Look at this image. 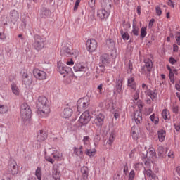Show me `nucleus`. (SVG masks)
Masks as SVG:
<instances>
[{
	"instance_id": "6ab92c4d",
	"label": "nucleus",
	"mask_w": 180,
	"mask_h": 180,
	"mask_svg": "<svg viewBox=\"0 0 180 180\" xmlns=\"http://www.w3.org/2000/svg\"><path fill=\"white\" fill-rule=\"evenodd\" d=\"M127 85L133 91H136V89H137V86L136 85V81L134 80V77H130L128 79Z\"/></svg>"
},
{
	"instance_id": "4468645a",
	"label": "nucleus",
	"mask_w": 180,
	"mask_h": 180,
	"mask_svg": "<svg viewBox=\"0 0 180 180\" xmlns=\"http://www.w3.org/2000/svg\"><path fill=\"white\" fill-rule=\"evenodd\" d=\"M134 117L135 123H136V124H140V123L143 122V114L140 110H136L134 112Z\"/></svg>"
},
{
	"instance_id": "bb28decb",
	"label": "nucleus",
	"mask_w": 180,
	"mask_h": 180,
	"mask_svg": "<svg viewBox=\"0 0 180 180\" xmlns=\"http://www.w3.org/2000/svg\"><path fill=\"white\" fill-rule=\"evenodd\" d=\"M167 68L169 71L170 82H172V84H174V82H175V75H174V72H172V69H171V67H169V65H167Z\"/></svg>"
},
{
	"instance_id": "4be33fe9",
	"label": "nucleus",
	"mask_w": 180,
	"mask_h": 180,
	"mask_svg": "<svg viewBox=\"0 0 180 180\" xmlns=\"http://www.w3.org/2000/svg\"><path fill=\"white\" fill-rule=\"evenodd\" d=\"M115 140H116V132L115 131H112L110 134L107 144H108V146H112L115 142Z\"/></svg>"
},
{
	"instance_id": "72a5a7b5",
	"label": "nucleus",
	"mask_w": 180,
	"mask_h": 180,
	"mask_svg": "<svg viewBox=\"0 0 180 180\" xmlns=\"http://www.w3.org/2000/svg\"><path fill=\"white\" fill-rule=\"evenodd\" d=\"M11 90L13 94H14V95H19V88H18V86H16V84L13 83L11 84Z\"/></svg>"
},
{
	"instance_id": "ea45409f",
	"label": "nucleus",
	"mask_w": 180,
	"mask_h": 180,
	"mask_svg": "<svg viewBox=\"0 0 180 180\" xmlns=\"http://www.w3.org/2000/svg\"><path fill=\"white\" fill-rule=\"evenodd\" d=\"M143 167H144V165L141 162H138L134 164L135 171H141V169H143Z\"/></svg>"
},
{
	"instance_id": "f03ea898",
	"label": "nucleus",
	"mask_w": 180,
	"mask_h": 180,
	"mask_svg": "<svg viewBox=\"0 0 180 180\" xmlns=\"http://www.w3.org/2000/svg\"><path fill=\"white\" fill-rule=\"evenodd\" d=\"M101 5L103 8L97 11V16L100 18L101 20H103L105 19H108V18H109V15H110V9L112 8V1H103L101 3Z\"/></svg>"
},
{
	"instance_id": "f257e3e1",
	"label": "nucleus",
	"mask_w": 180,
	"mask_h": 180,
	"mask_svg": "<svg viewBox=\"0 0 180 180\" xmlns=\"http://www.w3.org/2000/svg\"><path fill=\"white\" fill-rule=\"evenodd\" d=\"M49 100L45 96H39L37 102L38 114L42 117H47L50 114V106H49Z\"/></svg>"
},
{
	"instance_id": "a878e982",
	"label": "nucleus",
	"mask_w": 180,
	"mask_h": 180,
	"mask_svg": "<svg viewBox=\"0 0 180 180\" xmlns=\"http://www.w3.org/2000/svg\"><path fill=\"white\" fill-rule=\"evenodd\" d=\"M52 177L54 180H60V178H61V174H60V172H58V169L55 168L53 169Z\"/></svg>"
},
{
	"instance_id": "ddd939ff",
	"label": "nucleus",
	"mask_w": 180,
	"mask_h": 180,
	"mask_svg": "<svg viewBox=\"0 0 180 180\" xmlns=\"http://www.w3.org/2000/svg\"><path fill=\"white\" fill-rule=\"evenodd\" d=\"M110 64V56L108 53H104L100 56V67H106Z\"/></svg>"
},
{
	"instance_id": "aec40b11",
	"label": "nucleus",
	"mask_w": 180,
	"mask_h": 180,
	"mask_svg": "<svg viewBox=\"0 0 180 180\" xmlns=\"http://www.w3.org/2000/svg\"><path fill=\"white\" fill-rule=\"evenodd\" d=\"M122 86H123V80L120 79H117L115 84V91L117 94H120V92H122Z\"/></svg>"
},
{
	"instance_id": "9b49d317",
	"label": "nucleus",
	"mask_w": 180,
	"mask_h": 180,
	"mask_svg": "<svg viewBox=\"0 0 180 180\" xmlns=\"http://www.w3.org/2000/svg\"><path fill=\"white\" fill-rule=\"evenodd\" d=\"M87 51L89 53H94L98 49V41L95 39H90L86 41Z\"/></svg>"
},
{
	"instance_id": "3c124183",
	"label": "nucleus",
	"mask_w": 180,
	"mask_h": 180,
	"mask_svg": "<svg viewBox=\"0 0 180 180\" xmlns=\"http://www.w3.org/2000/svg\"><path fill=\"white\" fill-rule=\"evenodd\" d=\"M143 161L146 167H148V168H150V161H148V159H147V156H145L143 158Z\"/></svg>"
},
{
	"instance_id": "423d86ee",
	"label": "nucleus",
	"mask_w": 180,
	"mask_h": 180,
	"mask_svg": "<svg viewBox=\"0 0 180 180\" xmlns=\"http://www.w3.org/2000/svg\"><path fill=\"white\" fill-rule=\"evenodd\" d=\"M79 55V51L77 49H71L70 47L65 46L60 50V56L62 57H72L77 58Z\"/></svg>"
},
{
	"instance_id": "338daca9",
	"label": "nucleus",
	"mask_w": 180,
	"mask_h": 180,
	"mask_svg": "<svg viewBox=\"0 0 180 180\" xmlns=\"http://www.w3.org/2000/svg\"><path fill=\"white\" fill-rule=\"evenodd\" d=\"M175 130L180 131V122L174 124Z\"/></svg>"
},
{
	"instance_id": "864d4df0",
	"label": "nucleus",
	"mask_w": 180,
	"mask_h": 180,
	"mask_svg": "<svg viewBox=\"0 0 180 180\" xmlns=\"http://www.w3.org/2000/svg\"><path fill=\"white\" fill-rule=\"evenodd\" d=\"M169 63H170L172 65H174L176 64L177 60H176L175 58H174V57H170L169 59Z\"/></svg>"
},
{
	"instance_id": "4d7b16f0",
	"label": "nucleus",
	"mask_w": 180,
	"mask_h": 180,
	"mask_svg": "<svg viewBox=\"0 0 180 180\" xmlns=\"http://www.w3.org/2000/svg\"><path fill=\"white\" fill-rule=\"evenodd\" d=\"M95 2H96V0H89V6L90 8H94L95 7Z\"/></svg>"
},
{
	"instance_id": "a18cd8bd",
	"label": "nucleus",
	"mask_w": 180,
	"mask_h": 180,
	"mask_svg": "<svg viewBox=\"0 0 180 180\" xmlns=\"http://www.w3.org/2000/svg\"><path fill=\"white\" fill-rule=\"evenodd\" d=\"M175 39L177 46H180V32H176L175 34Z\"/></svg>"
},
{
	"instance_id": "9d476101",
	"label": "nucleus",
	"mask_w": 180,
	"mask_h": 180,
	"mask_svg": "<svg viewBox=\"0 0 180 180\" xmlns=\"http://www.w3.org/2000/svg\"><path fill=\"white\" fill-rule=\"evenodd\" d=\"M33 75L36 79H38V81H44V79H47V73L37 68H34Z\"/></svg>"
},
{
	"instance_id": "2eb2a0df",
	"label": "nucleus",
	"mask_w": 180,
	"mask_h": 180,
	"mask_svg": "<svg viewBox=\"0 0 180 180\" xmlns=\"http://www.w3.org/2000/svg\"><path fill=\"white\" fill-rule=\"evenodd\" d=\"M73 70L75 72H84L86 70V66L84 63H76L74 67Z\"/></svg>"
},
{
	"instance_id": "e2e57ef3",
	"label": "nucleus",
	"mask_w": 180,
	"mask_h": 180,
	"mask_svg": "<svg viewBox=\"0 0 180 180\" xmlns=\"http://www.w3.org/2000/svg\"><path fill=\"white\" fill-rule=\"evenodd\" d=\"M29 78V75L27 74V70H23L22 72V79Z\"/></svg>"
},
{
	"instance_id": "09e8293b",
	"label": "nucleus",
	"mask_w": 180,
	"mask_h": 180,
	"mask_svg": "<svg viewBox=\"0 0 180 180\" xmlns=\"http://www.w3.org/2000/svg\"><path fill=\"white\" fill-rule=\"evenodd\" d=\"M106 44L110 47H113V46H115V41L112 39H107Z\"/></svg>"
},
{
	"instance_id": "680f3d73",
	"label": "nucleus",
	"mask_w": 180,
	"mask_h": 180,
	"mask_svg": "<svg viewBox=\"0 0 180 180\" xmlns=\"http://www.w3.org/2000/svg\"><path fill=\"white\" fill-rule=\"evenodd\" d=\"M99 140H101V137L98 134L95 135L94 141V143H98Z\"/></svg>"
},
{
	"instance_id": "473e14b6",
	"label": "nucleus",
	"mask_w": 180,
	"mask_h": 180,
	"mask_svg": "<svg viewBox=\"0 0 180 180\" xmlns=\"http://www.w3.org/2000/svg\"><path fill=\"white\" fill-rule=\"evenodd\" d=\"M120 34L124 40H129L130 39V35L129 32L123 31V30H120Z\"/></svg>"
},
{
	"instance_id": "c03bdc74",
	"label": "nucleus",
	"mask_w": 180,
	"mask_h": 180,
	"mask_svg": "<svg viewBox=\"0 0 180 180\" xmlns=\"http://www.w3.org/2000/svg\"><path fill=\"white\" fill-rule=\"evenodd\" d=\"M127 68V72L131 73V72L133 71V63L131 62V60L129 61Z\"/></svg>"
},
{
	"instance_id": "c9c22d12",
	"label": "nucleus",
	"mask_w": 180,
	"mask_h": 180,
	"mask_svg": "<svg viewBox=\"0 0 180 180\" xmlns=\"http://www.w3.org/2000/svg\"><path fill=\"white\" fill-rule=\"evenodd\" d=\"M96 154V150L93 149H87L86 150V155H88V157H94Z\"/></svg>"
},
{
	"instance_id": "412c9836",
	"label": "nucleus",
	"mask_w": 180,
	"mask_h": 180,
	"mask_svg": "<svg viewBox=\"0 0 180 180\" xmlns=\"http://www.w3.org/2000/svg\"><path fill=\"white\" fill-rule=\"evenodd\" d=\"M37 139L38 141H44V140L47 139V132L44 130H40Z\"/></svg>"
},
{
	"instance_id": "20e7f679",
	"label": "nucleus",
	"mask_w": 180,
	"mask_h": 180,
	"mask_svg": "<svg viewBox=\"0 0 180 180\" xmlns=\"http://www.w3.org/2000/svg\"><path fill=\"white\" fill-rule=\"evenodd\" d=\"M46 44H47L46 38L37 34L34 36V43L32 44V46L34 50L41 51L42 49H44Z\"/></svg>"
},
{
	"instance_id": "de8ad7c7",
	"label": "nucleus",
	"mask_w": 180,
	"mask_h": 180,
	"mask_svg": "<svg viewBox=\"0 0 180 180\" xmlns=\"http://www.w3.org/2000/svg\"><path fill=\"white\" fill-rule=\"evenodd\" d=\"M134 176H136V173L134 170H131L129 172L128 180H134Z\"/></svg>"
},
{
	"instance_id": "f3484780",
	"label": "nucleus",
	"mask_w": 180,
	"mask_h": 180,
	"mask_svg": "<svg viewBox=\"0 0 180 180\" xmlns=\"http://www.w3.org/2000/svg\"><path fill=\"white\" fill-rule=\"evenodd\" d=\"M72 109L70 108H65L62 112V116L65 119H68V117H71V116H72Z\"/></svg>"
},
{
	"instance_id": "c85d7f7f",
	"label": "nucleus",
	"mask_w": 180,
	"mask_h": 180,
	"mask_svg": "<svg viewBox=\"0 0 180 180\" xmlns=\"http://www.w3.org/2000/svg\"><path fill=\"white\" fill-rule=\"evenodd\" d=\"M158 157L160 158H164L165 155L167 154L165 149H164V147L161 146H158Z\"/></svg>"
},
{
	"instance_id": "39448f33",
	"label": "nucleus",
	"mask_w": 180,
	"mask_h": 180,
	"mask_svg": "<svg viewBox=\"0 0 180 180\" xmlns=\"http://www.w3.org/2000/svg\"><path fill=\"white\" fill-rule=\"evenodd\" d=\"M20 116L24 122L30 120V118L32 117V110L30 109V106L26 103H24L21 105Z\"/></svg>"
},
{
	"instance_id": "7c9ffc66",
	"label": "nucleus",
	"mask_w": 180,
	"mask_h": 180,
	"mask_svg": "<svg viewBox=\"0 0 180 180\" xmlns=\"http://www.w3.org/2000/svg\"><path fill=\"white\" fill-rule=\"evenodd\" d=\"M10 15L13 20H18L19 19V13L16 10H12Z\"/></svg>"
},
{
	"instance_id": "bf43d9fd",
	"label": "nucleus",
	"mask_w": 180,
	"mask_h": 180,
	"mask_svg": "<svg viewBox=\"0 0 180 180\" xmlns=\"http://www.w3.org/2000/svg\"><path fill=\"white\" fill-rule=\"evenodd\" d=\"M83 143L84 144H88V143H89V136H84Z\"/></svg>"
},
{
	"instance_id": "a19ab883",
	"label": "nucleus",
	"mask_w": 180,
	"mask_h": 180,
	"mask_svg": "<svg viewBox=\"0 0 180 180\" xmlns=\"http://www.w3.org/2000/svg\"><path fill=\"white\" fill-rule=\"evenodd\" d=\"M73 153H74V154H75L76 155H78V156L84 155V151L79 150V148H78L77 147L73 148Z\"/></svg>"
},
{
	"instance_id": "49530a36",
	"label": "nucleus",
	"mask_w": 180,
	"mask_h": 180,
	"mask_svg": "<svg viewBox=\"0 0 180 180\" xmlns=\"http://www.w3.org/2000/svg\"><path fill=\"white\" fill-rule=\"evenodd\" d=\"M22 84H24V85H30V84H32V81L30 79H29V77L23 78Z\"/></svg>"
},
{
	"instance_id": "6e6d98bb",
	"label": "nucleus",
	"mask_w": 180,
	"mask_h": 180,
	"mask_svg": "<svg viewBox=\"0 0 180 180\" xmlns=\"http://www.w3.org/2000/svg\"><path fill=\"white\" fill-rule=\"evenodd\" d=\"M179 45L176 44H173V51L174 53H178L179 50V47L178 46Z\"/></svg>"
},
{
	"instance_id": "f704fd0d",
	"label": "nucleus",
	"mask_w": 180,
	"mask_h": 180,
	"mask_svg": "<svg viewBox=\"0 0 180 180\" xmlns=\"http://www.w3.org/2000/svg\"><path fill=\"white\" fill-rule=\"evenodd\" d=\"M50 15H51V12L50 11V10L47 9V8H44V10L42 11L41 13V18H49V16H50Z\"/></svg>"
},
{
	"instance_id": "58836bf2",
	"label": "nucleus",
	"mask_w": 180,
	"mask_h": 180,
	"mask_svg": "<svg viewBox=\"0 0 180 180\" xmlns=\"http://www.w3.org/2000/svg\"><path fill=\"white\" fill-rule=\"evenodd\" d=\"M162 116L164 120H167L168 119V116H169V111L167 109H164L162 112Z\"/></svg>"
},
{
	"instance_id": "6e6552de",
	"label": "nucleus",
	"mask_w": 180,
	"mask_h": 180,
	"mask_svg": "<svg viewBox=\"0 0 180 180\" xmlns=\"http://www.w3.org/2000/svg\"><path fill=\"white\" fill-rule=\"evenodd\" d=\"M105 122V114L103 112H98V114H95V117L93 121V124H95L96 127H99L102 129V126H103V123Z\"/></svg>"
},
{
	"instance_id": "13d9d810",
	"label": "nucleus",
	"mask_w": 180,
	"mask_h": 180,
	"mask_svg": "<svg viewBox=\"0 0 180 180\" xmlns=\"http://www.w3.org/2000/svg\"><path fill=\"white\" fill-rule=\"evenodd\" d=\"M10 165L12 167V169L15 170L16 169V167H18V163H16V161L13 160Z\"/></svg>"
},
{
	"instance_id": "8fccbe9b",
	"label": "nucleus",
	"mask_w": 180,
	"mask_h": 180,
	"mask_svg": "<svg viewBox=\"0 0 180 180\" xmlns=\"http://www.w3.org/2000/svg\"><path fill=\"white\" fill-rule=\"evenodd\" d=\"M155 11H156V14L158 15V16H161V15H162V11H161V7L156 6Z\"/></svg>"
},
{
	"instance_id": "7ed1b4c3",
	"label": "nucleus",
	"mask_w": 180,
	"mask_h": 180,
	"mask_svg": "<svg viewBox=\"0 0 180 180\" xmlns=\"http://www.w3.org/2000/svg\"><path fill=\"white\" fill-rule=\"evenodd\" d=\"M145 65L141 69V73L150 79L151 77V71H153V60L150 58H146L143 60Z\"/></svg>"
},
{
	"instance_id": "774afa93",
	"label": "nucleus",
	"mask_w": 180,
	"mask_h": 180,
	"mask_svg": "<svg viewBox=\"0 0 180 180\" xmlns=\"http://www.w3.org/2000/svg\"><path fill=\"white\" fill-rule=\"evenodd\" d=\"M26 25L27 24H26V22L25 20L22 21L21 25H20L21 28L22 29H26Z\"/></svg>"
},
{
	"instance_id": "603ef678",
	"label": "nucleus",
	"mask_w": 180,
	"mask_h": 180,
	"mask_svg": "<svg viewBox=\"0 0 180 180\" xmlns=\"http://www.w3.org/2000/svg\"><path fill=\"white\" fill-rule=\"evenodd\" d=\"M45 160L48 161V162H50L51 164H54V160H53L52 157L46 156Z\"/></svg>"
},
{
	"instance_id": "37998d69",
	"label": "nucleus",
	"mask_w": 180,
	"mask_h": 180,
	"mask_svg": "<svg viewBox=\"0 0 180 180\" xmlns=\"http://www.w3.org/2000/svg\"><path fill=\"white\" fill-rule=\"evenodd\" d=\"M132 33L134 36H139V27H136V23H133L132 25Z\"/></svg>"
},
{
	"instance_id": "5fc2aeb1",
	"label": "nucleus",
	"mask_w": 180,
	"mask_h": 180,
	"mask_svg": "<svg viewBox=\"0 0 180 180\" xmlns=\"http://www.w3.org/2000/svg\"><path fill=\"white\" fill-rule=\"evenodd\" d=\"M79 4H81V0H76L75 6H74V11H77L78 9V6H79Z\"/></svg>"
},
{
	"instance_id": "1a4fd4ad",
	"label": "nucleus",
	"mask_w": 180,
	"mask_h": 180,
	"mask_svg": "<svg viewBox=\"0 0 180 180\" xmlns=\"http://www.w3.org/2000/svg\"><path fill=\"white\" fill-rule=\"evenodd\" d=\"M91 102V100L89 99V97L85 96L82 98H80L78 100L77 106V110H79V109L82 110H85L88 106H89V103Z\"/></svg>"
},
{
	"instance_id": "c756f323",
	"label": "nucleus",
	"mask_w": 180,
	"mask_h": 180,
	"mask_svg": "<svg viewBox=\"0 0 180 180\" xmlns=\"http://www.w3.org/2000/svg\"><path fill=\"white\" fill-rule=\"evenodd\" d=\"M51 155L52 158L56 160V161H60V160H61V157H63V155L59 153V152L57 150H53Z\"/></svg>"
},
{
	"instance_id": "dca6fc26",
	"label": "nucleus",
	"mask_w": 180,
	"mask_h": 180,
	"mask_svg": "<svg viewBox=\"0 0 180 180\" xmlns=\"http://www.w3.org/2000/svg\"><path fill=\"white\" fill-rule=\"evenodd\" d=\"M146 94L150 98V99L153 101L155 102L157 101V91H153L151 89L148 90V91H145Z\"/></svg>"
},
{
	"instance_id": "b1692460",
	"label": "nucleus",
	"mask_w": 180,
	"mask_h": 180,
	"mask_svg": "<svg viewBox=\"0 0 180 180\" xmlns=\"http://www.w3.org/2000/svg\"><path fill=\"white\" fill-rule=\"evenodd\" d=\"M9 112V106L6 104L0 103V115H5Z\"/></svg>"
},
{
	"instance_id": "052dcab7",
	"label": "nucleus",
	"mask_w": 180,
	"mask_h": 180,
	"mask_svg": "<svg viewBox=\"0 0 180 180\" xmlns=\"http://www.w3.org/2000/svg\"><path fill=\"white\" fill-rule=\"evenodd\" d=\"M103 87V84H101L100 85L98 86L97 89L98 91V94H102V89Z\"/></svg>"
},
{
	"instance_id": "79ce46f5",
	"label": "nucleus",
	"mask_w": 180,
	"mask_h": 180,
	"mask_svg": "<svg viewBox=\"0 0 180 180\" xmlns=\"http://www.w3.org/2000/svg\"><path fill=\"white\" fill-rule=\"evenodd\" d=\"M147 36V27H143L141 28V38L144 39Z\"/></svg>"
},
{
	"instance_id": "e433bc0d",
	"label": "nucleus",
	"mask_w": 180,
	"mask_h": 180,
	"mask_svg": "<svg viewBox=\"0 0 180 180\" xmlns=\"http://www.w3.org/2000/svg\"><path fill=\"white\" fill-rule=\"evenodd\" d=\"M35 175L38 180H41V169L39 167H37Z\"/></svg>"
},
{
	"instance_id": "69168bd1",
	"label": "nucleus",
	"mask_w": 180,
	"mask_h": 180,
	"mask_svg": "<svg viewBox=\"0 0 180 180\" xmlns=\"http://www.w3.org/2000/svg\"><path fill=\"white\" fill-rule=\"evenodd\" d=\"M134 154H136V149H133L129 153V158H133L134 157Z\"/></svg>"
},
{
	"instance_id": "4c0bfd02",
	"label": "nucleus",
	"mask_w": 180,
	"mask_h": 180,
	"mask_svg": "<svg viewBox=\"0 0 180 180\" xmlns=\"http://www.w3.org/2000/svg\"><path fill=\"white\" fill-rule=\"evenodd\" d=\"M147 154H149L151 158H155L157 155V154L155 153V150L154 148H149L147 151Z\"/></svg>"
},
{
	"instance_id": "2f4dec72",
	"label": "nucleus",
	"mask_w": 180,
	"mask_h": 180,
	"mask_svg": "<svg viewBox=\"0 0 180 180\" xmlns=\"http://www.w3.org/2000/svg\"><path fill=\"white\" fill-rule=\"evenodd\" d=\"M81 172L82 174L83 179H88V167H82Z\"/></svg>"
},
{
	"instance_id": "393cba45",
	"label": "nucleus",
	"mask_w": 180,
	"mask_h": 180,
	"mask_svg": "<svg viewBox=\"0 0 180 180\" xmlns=\"http://www.w3.org/2000/svg\"><path fill=\"white\" fill-rule=\"evenodd\" d=\"M167 135V133L165 132V130L161 129L158 131V136L159 139V141L162 143L164 140H165V136Z\"/></svg>"
},
{
	"instance_id": "0eeeda50",
	"label": "nucleus",
	"mask_w": 180,
	"mask_h": 180,
	"mask_svg": "<svg viewBox=\"0 0 180 180\" xmlns=\"http://www.w3.org/2000/svg\"><path fill=\"white\" fill-rule=\"evenodd\" d=\"M91 120V115H89V111H84L79 118L77 122V126L79 127H82L85 124H88Z\"/></svg>"
},
{
	"instance_id": "0e129e2a",
	"label": "nucleus",
	"mask_w": 180,
	"mask_h": 180,
	"mask_svg": "<svg viewBox=\"0 0 180 180\" xmlns=\"http://www.w3.org/2000/svg\"><path fill=\"white\" fill-rule=\"evenodd\" d=\"M172 110H173V112H174V113H178V112H179L178 105H174V106H173Z\"/></svg>"
},
{
	"instance_id": "a211bd4d",
	"label": "nucleus",
	"mask_w": 180,
	"mask_h": 180,
	"mask_svg": "<svg viewBox=\"0 0 180 180\" xmlns=\"http://www.w3.org/2000/svg\"><path fill=\"white\" fill-rule=\"evenodd\" d=\"M131 131L132 139L134 140H139V128H137V127L134 125L131 128Z\"/></svg>"
},
{
	"instance_id": "5701e85b",
	"label": "nucleus",
	"mask_w": 180,
	"mask_h": 180,
	"mask_svg": "<svg viewBox=\"0 0 180 180\" xmlns=\"http://www.w3.org/2000/svg\"><path fill=\"white\" fill-rule=\"evenodd\" d=\"M145 175L148 176L150 179L158 180V176L151 169L145 170Z\"/></svg>"
},
{
	"instance_id": "f8f14e48",
	"label": "nucleus",
	"mask_w": 180,
	"mask_h": 180,
	"mask_svg": "<svg viewBox=\"0 0 180 180\" xmlns=\"http://www.w3.org/2000/svg\"><path fill=\"white\" fill-rule=\"evenodd\" d=\"M57 71L59 74H61V75H65L71 72V68L64 65V63L61 62H58Z\"/></svg>"
},
{
	"instance_id": "cd10ccee",
	"label": "nucleus",
	"mask_w": 180,
	"mask_h": 180,
	"mask_svg": "<svg viewBox=\"0 0 180 180\" xmlns=\"http://www.w3.org/2000/svg\"><path fill=\"white\" fill-rule=\"evenodd\" d=\"M150 119L155 126H157L160 123V118L154 113L150 116Z\"/></svg>"
}]
</instances>
